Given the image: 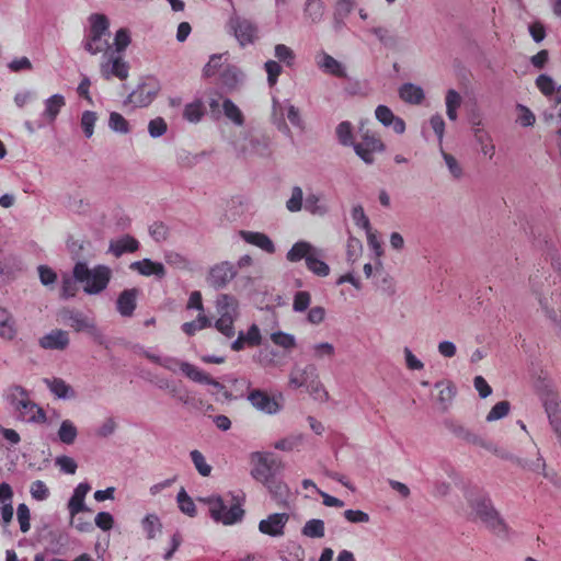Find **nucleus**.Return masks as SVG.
<instances>
[{
  "instance_id": "obj_1",
  "label": "nucleus",
  "mask_w": 561,
  "mask_h": 561,
  "mask_svg": "<svg viewBox=\"0 0 561 561\" xmlns=\"http://www.w3.org/2000/svg\"><path fill=\"white\" fill-rule=\"evenodd\" d=\"M230 146L236 156L242 159L267 158L272 153L271 139L252 129L234 134L230 139Z\"/></svg>"
},
{
  "instance_id": "obj_2",
  "label": "nucleus",
  "mask_w": 561,
  "mask_h": 561,
  "mask_svg": "<svg viewBox=\"0 0 561 561\" xmlns=\"http://www.w3.org/2000/svg\"><path fill=\"white\" fill-rule=\"evenodd\" d=\"M112 275L111 267L104 264L90 267L85 262L79 261L73 266V278L82 285L83 291L88 295H99L104 291Z\"/></svg>"
},
{
  "instance_id": "obj_3",
  "label": "nucleus",
  "mask_w": 561,
  "mask_h": 561,
  "mask_svg": "<svg viewBox=\"0 0 561 561\" xmlns=\"http://www.w3.org/2000/svg\"><path fill=\"white\" fill-rule=\"evenodd\" d=\"M198 501L208 507L209 516L215 523L231 526L243 519L244 510L239 497L231 496L230 505H228V501L217 494L199 497Z\"/></svg>"
},
{
  "instance_id": "obj_4",
  "label": "nucleus",
  "mask_w": 561,
  "mask_h": 561,
  "mask_svg": "<svg viewBox=\"0 0 561 561\" xmlns=\"http://www.w3.org/2000/svg\"><path fill=\"white\" fill-rule=\"evenodd\" d=\"M324 251L314 247L308 241H298L293 244L286 254L287 261L291 263L305 260L306 267L319 277L330 274V266L324 262Z\"/></svg>"
},
{
  "instance_id": "obj_5",
  "label": "nucleus",
  "mask_w": 561,
  "mask_h": 561,
  "mask_svg": "<svg viewBox=\"0 0 561 561\" xmlns=\"http://www.w3.org/2000/svg\"><path fill=\"white\" fill-rule=\"evenodd\" d=\"M90 27L82 41L83 48L91 55L113 50L108 43L110 21L106 15L94 13L89 18Z\"/></svg>"
},
{
  "instance_id": "obj_6",
  "label": "nucleus",
  "mask_w": 561,
  "mask_h": 561,
  "mask_svg": "<svg viewBox=\"0 0 561 561\" xmlns=\"http://www.w3.org/2000/svg\"><path fill=\"white\" fill-rule=\"evenodd\" d=\"M217 320L214 327L228 339L236 335L234 322L239 318V301L228 294H219L215 300Z\"/></svg>"
},
{
  "instance_id": "obj_7",
  "label": "nucleus",
  "mask_w": 561,
  "mask_h": 561,
  "mask_svg": "<svg viewBox=\"0 0 561 561\" xmlns=\"http://www.w3.org/2000/svg\"><path fill=\"white\" fill-rule=\"evenodd\" d=\"M7 400L18 412L19 417L28 423H43L46 421L45 412L33 402L27 391L21 386H13L8 390Z\"/></svg>"
},
{
  "instance_id": "obj_8",
  "label": "nucleus",
  "mask_w": 561,
  "mask_h": 561,
  "mask_svg": "<svg viewBox=\"0 0 561 561\" xmlns=\"http://www.w3.org/2000/svg\"><path fill=\"white\" fill-rule=\"evenodd\" d=\"M272 118L277 129L284 134H289L288 123L299 129H305V121L300 110L295 106L289 100L278 101L273 99Z\"/></svg>"
},
{
  "instance_id": "obj_9",
  "label": "nucleus",
  "mask_w": 561,
  "mask_h": 561,
  "mask_svg": "<svg viewBox=\"0 0 561 561\" xmlns=\"http://www.w3.org/2000/svg\"><path fill=\"white\" fill-rule=\"evenodd\" d=\"M288 382L293 389L306 387L312 394L325 393L314 364H307L304 367L294 366L289 373Z\"/></svg>"
},
{
  "instance_id": "obj_10",
  "label": "nucleus",
  "mask_w": 561,
  "mask_h": 561,
  "mask_svg": "<svg viewBox=\"0 0 561 561\" xmlns=\"http://www.w3.org/2000/svg\"><path fill=\"white\" fill-rule=\"evenodd\" d=\"M227 27L242 47L253 44L257 38L256 25L250 20L241 18L236 13L229 18Z\"/></svg>"
},
{
  "instance_id": "obj_11",
  "label": "nucleus",
  "mask_w": 561,
  "mask_h": 561,
  "mask_svg": "<svg viewBox=\"0 0 561 561\" xmlns=\"http://www.w3.org/2000/svg\"><path fill=\"white\" fill-rule=\"evenodd\" d=\"M251 476L256 481L267 483L273 478L276 459L271 454L254 451L250 455Z\"/></svg>"
},
{
  "instance_id": "obj_12",
  "label": "nucleus",
  "mask_w": 561,
  "mask_h": 561,
  "mask_svg": "<svg viewBox=\"0 0 561 561\" xmlns=\"http://www.w3.org/2000/svg\"><path fill=\"white\" fill-rule=\"evenodd\" d=\"M237 273L238 272L233 263L222 261L209 268L206 282L214 289H222L237 276Z\"/></svg>"
},
{
  "instance_id": "obj_13",
  "label": "nucleus",
  "mask_w": 561,
  "mask_h": 561,
  "mask_svg": "<svg viewBox=\"0 0 561 561\" xmlns=\"http://www.w3.org/2000/svg\"><path fill=\"white\" fill-rule=\"evenodd\" d=\"M128 65L121 54L113 50L103 55V59L100 64L101 75L105 79L116 77L119 80H125L128 77Z\"/></svg>"
},
{
  "instance_id": "obj_14",
  "label": "nucleus",
  "mask_w": 561,
  "mask_h": 561,
  "mask_svg": "<svg viewBox=\"0 0 561 561\" xmlns=\"http://www.w3.org/2000/svg\"><path fill=\"white\" fill-rule=\"evenodd\" d=\"M247 400L256 411L274 415L280 411V404L267 392L260 389H250Z\"/></svg>"
},
{
  "instance_id": "obj_15",
  "label": "nucleus",
  "mask_w": 561,
  "mask_h": 561,
  "mask_svg": "<svg viewBox=\"0 0 561 561\" xmlns=\"http://www.w3.org/2000/svg\"><path fill=\"white\" fill-rule=\"evenodd\" d=\"M61 318L77 332H87L93 336L100 334L94 320L81 311L66 309L62 310Z\"/></svg>"
},
{
  "instance_id": "obj_16",
  "label": "nucleus",
  "mask_w": 561,
  "mask_h": 561,
  "mask_svg": "<svg viewBox=\"0 0 561 561\" xmlns=\"http://www.w3.org/2000/svg\"><path fill=\"white\" fill-rule=\"evenodd\" d=\"M356 154L367 164L374 162V153L381 152L385 149L382 141L368 131L362 136V141L353 146Z\"/></svg>"
},
{
  "instance_id": "obj_17",
  "label": "nucleus",
  "mask_w": 561,
  "mask_h": 561,
  "mask_svg": "<svg viewBox=\"0 0 561 561\" xmlns=\"http://www.w3.org/2000/svg\"><path fill=\"white\" fill-rule=\"evenodd\" d=\"M289 520L287 513H273L259 522V531L271 537H282L285 535V527Z\"/></svg>"
},
{
  "instance_id": "obj_18",
  "label": "nucleus",
  "mask_w": 561,
  "mask_h": 561,
  "mask_svg": "<svg viewBox=\"0 0 561 561\" xmlns=\"http://www.w3.org/2000/svg\"><path fill=\"white\" fill-rule=\"evenodd\" d=\"M316 65L324 73L336 77L346 78L347 72L345 66L325 51L316 55Z\"/></svg>"
},
{
  "instance_id": "obj_19",
  "label": "nucleus",
  "mask_w": 561,
  "mask_h": 561,
  "mask_svg": "<svg viewBox=\"0 0 561 561\" xmlns=\"http://www.w3.org/2000/svg\"><path fill=\"white\" fill-rule=\"evenodd\" d=\"M375 116L385 127H391L398 135L405 131V123L402 118L396 116L386 105H378L375 110Z\"/></svg>"
},
{
  "instance_id": "obj_20",
  "label": "nucleus",
  "mask_w": 561,
  "mask_h": 561,
  "mask_svg": "<svg viewBox=\"0 0 561 561\" xmlns=\"http://www.w3.org/2000/svg\"><path fill=\"white\" fill-rule=\"evenodd\" d=\"M262 342L260 328L251 324L247 332L240 331L238 337L231 343V350L242 351L245 346H259Z\"/></svg>"
},
{
  "instance_id": "obj_21",
  "label": "nucleus",
  "mask_w": 561,
  "mask_h": 561,
  "mask_svg": "<svg viewBox=\"0 0 561 561\" xmlns=\"http://www.w3.org/2000/svg\"><path fill=\"white\" fill-rule=\"evenodd\" d=\"M91 486L87 482L79 483L73 490V494L68 502V511L71 517H75L81 512H90V508L87 507L84 503V499L87 494L90 492Z\"/></svg>"
},
{
  "instance_id": "obj_22",
  "label": "nucleus",
  "mask_w": 561,
  "mask_h": 561,
  "mask_svg": "<svg viewBox=\"0 0 561 561\" xmlns=\"http://www.w3.org/2000/svg\"><path fill=\"white\" fill-rule=\"evenodd\" d=\"M485 448L489 449L490 451H492L493 454H495L497 457L502 458V459H506V460H511V461H514L516 462L518 466H522L524 468H527L529 470H533V471H540V470H545V461L543 459L538 456L536 461H533L530 463L522 460L520 458H517L515 457L513 454H511L510 451L503 449V448H500L493 444H488L485 445Z\"/></svg>"
},
{
  "instance_id": "obj_23",
  "label": "nucleus",
  "mask_w": 561,
  "mask_h": 561,
  "mask_svg": "<svg viewBox=\"0 0 561 561\" xmlns=\"http://www.w3.org/2000/svg\"><path fill=\"white\" fill-rule=\"evenodd\" d=\"M239 234L243 241L261 249L268 254H273L276 251L272 239L263 232L241 230Z\"/></svg>"
},
{
  "instance_id": "obj_24",
  "label": "nucleus",
  "mask_w": 561,
  "mask_h": 561,
  "mask_svg": "<svg viewBox=\"0 0 561 561\" xmlns=\"http://www.w3.org/2000/svg\"><path fill=\"white\" fill-rule=\"evenodd\" d=\"M481 522L499 538L508 539L512 535L510 527L495 508L490 511Z\"/></svg>"
},
{
  "instance_id": "obj_25",
  "label": "nucleus",
  "mask_w": 561,
  "mask_h": 561,
  "mask_svg": "<svg viewBox=\"0 0 561 561\" xmlns=\"http://www.w3.org/2000/svg\"><path fill=\"white\" fill-rule=\"evenodd\" d=\"M129 268L146 277L156 276L158 278H163L165 276L164 265L150 259H142L140 261L133 262L129 265Z\"/></svg>"
},
{
  "instance_id": "obj_26",
  "label": "nucleus",
  "mask_w": 561,
  "mask_h": 561,
  "mask_svg": "<svg viewBox=\"0 0 561 561\" xmlns=\"http://www.w3.org/2000/svg\"><path fill=\"white\" fill-rule=\"evenodd\" d=\"M65 105L66 100L62 94H53L44 101V110L41 117L47 124H53Z\"/></svg>"
},
{
  "instance_id": "obj_27",
  "label": "nucleus",
  "mask_w": 561,
  "mask_h": 561,
  "mask_svg": "<svg viewBox=\"0 0 561 561\" xmlns=\"http://www.w3.org/2000/svg\"><path fill=\"white\" fill-rule=\"evenodd\" d=\"M38 343L45 350H65L69 344V336L66 331L57 329L43 335Z\"/></svg>"
},
{
  "instance_id": "obj_28",
  "label": "nucleus",
  "mask_w": 561,
  "mask_h": 561,
  "mask_svg": "<svg viewBox=\"0 0 561 561\" xmlns=\"http://www.w3.org/2000/svg\"><path fill=\"white\" fill-rule=\"evenodd\" d=\"M139 249V242L134 237L125 234L121 238L110 241L108 252L115 257H119L125 253H133Z\"/></svg>"
},
{
  "instance_id": "obj_29",
  "label": "nucleus",
  "mask_w": 561,
  "mask_h": 561,
  "mask_svg": "<svg viewBox=\"0 0 561 561\" xmlns=\"http://www.w3.org/2000/svg\"><path fill=\"white\" fill-rule=\"evenodd\" d=\"M138 289L123 290L116 301V309L122 317H131L137 306Z\"/></svg>"
},
{
  "instance_id": "obj_30",
  "label": "nucleus",
  "mask_w": 561,
  "mask_h": 561,
  "mask_svg": "<svg viewBox=\"0 0 561 561\" xmlns=\"http://www.w3.org/2000/svg\"><path fill=\"white\" fill-rule=\"evenodd\" d=\"M545 409L548 414L550 425L552 426L561 445V408L556 396H551L545 400Z\"/></svg>"
},
{
  "instance_id": "obj_31",
  "label": "nucleus",
  "mask_w": 561,
  "mask_h": 561,
  "mask_svg": "<svg viewBox=\"0 0 561 561\" xmlns=\"http://www.w3.org/2000/svg\"><path fill=\"white\" fill-rule=\"evenodd\" d=\"M44 383L58 399L70 400L76 398V391L61 378H45Z\"/></svg>"
},
{
  "instance_id": "obj_32",
  "label": "nucleus",
  "mask_w": 561,
  "mask_h": 561,
  "mask_svg": "<svg viewBox=\"0 0 561 561\" xmlns=\"http://www.w3.org/2000/svg\"><path fill=\"white\" fill-rule=\"evenodd\" d=\"M182 373L187 378H190L191 380H193L195 382L210 385L217 389L224 388V386L219 381L213 379L208 374L204 373L198 367H196L190 363H183Z\"/></svg>"
},
{
  "instance_id": "obj_33",
  "label": "nucleus",
  "mask_w": 561,
  "mask_h": 561,
  "mask_svg": "<svg viewBox=\"0 0 561 561\" xmlns=\"http://www.w3.org/2000/svg\"><path fill=\"white\" fill-rule=\"evenodd\" d=\"M398 92L400 99L411 105H420L425 99L424 90L414 83H403Z\"/></svg>"
},
{
  "instance_id": "obj_34",
  "label": "nucleus",
  "mask_w": 561,
  "mask_h": 561,
  "mask_svg": "<svg viewBox=\"0 0 561 561\" xmlns=\"http://www.w3.org/2000/svg\"><path fill=\"white\" fill-rule=\"evenodd\" d=\"M16 324L11 311L0 307V337L11 341L16 335Z\"/></svg>"
},
{
  "instance_id": "obj_35",
  "label": "nucleus",
  "mask_w": 561,
  "mask_h": 561,
  "mask_svg": "<svg viewBox=\"0 0 561 561\" xmlns=\"http://www.w3.org/2000/svg\"><path fill=\"white\" fill-rule=\"evenodd\" d=\"M474 140L481 153L489 160H492L495 154V145L493 144L491 134L484 128H476Z\"/></svg>"
},
{
  "instance_id": "obj_36",
  "label": "nucleus",
  "mask_w": 561,
  "mask_h": 561,
  "mask_svg": "<svg viewBox=\"0 0 561 561\" xmlns=\"http://www.w3.org/2000/svg\"><path fill=\"white\" fill-rule=\"evenodd\" d=\"M325 7L322 0H306L304 14L311 24H318L324 16Z\"/></svg>"
},
{
  "instance_id": "obj_37",
  "label": "nucleus",
  "mask_w": 561,
  "mask_h": 561,
  "mask_svg": "<svg viewBox=\"0 0 561 561\" xmlns=\"http://www.w3.org/2000/svg\"><path fill=\"white\" fill-rule=\"evenodd\" d=\"M206 113V107L201 99L187 103L183 110V117L192 124L199 123Z\"/></svg>"
},
{
  "instance_id": "obj_38",
  "label": "nucleus",
  "mask_w": 561,
  "mask_h": 561,
  "mask_svg": "<svg viewBox=\"0 0 561 561\" xmlns=\"http://www.w3.org/2000/svg\"><path fill=\"white\" fill-rule=\"evenodd\" d=\"M310 356L317 362L331 360L335 356V347L329 342H317L310 346Z\"/></svg>"
},
{
  "instance_id": "obj_39",
  "label": "nucleus",
  "mask_w": 561,
  "mask_h": 561,
  "mask_svg": "<svg viewBox=\"0 0 561 561\" xmlns=\"http://www.w3.org/2000/svg\"><path fill=\"white\" fill-rule=\"evenodd\" d=\"M470 507L476 516L482 520L489 515V512L494 510L491 500L482 494H478L474 497L469 499Z\"/></svg>"
},
{
  "instance_id": "obj_40",
  "label": "nucleus",
  "mask_w": 561,
  "mask_h": 561,
  "mask_svg": "<svg viewBox=\"0 0 561 561\" xmlns=\"http://www.w3.org/2000/svg\"><path fill=\"white\" fill-rule=\"evenodd\" d=\"M462 98L460 93L454 89H449L445 95L446 115L449 121L455 122L458 118V108L460 107Z\"/></svg>"
},
{
  "instance_id": "obj_41",
  "label": "nucleus",
  "mask_w": 561,
  "mask_h": 561,
  "mask_svg": "<svg viewBox=\"0 0 561 561\" xmlns=\"http://www.w3.org/2000/svg\"><path fill=\"white\" fill-rule=\"evenodd\" d=\"M277 503H286L289 497L288 486L279 480L270 479L267 483H263Z\"/></svg>"
},
{
  "instance_id": "obj_42",
  "label": "nucleus",
  "mask_w": 561,
  "mask_h": 561,
  "mask_svg": "<svg viewBox=\"0 0 561 561\" xmlns=\"http://www.w3.org/2000/svg\"><path fill=\"white\" fill-rule=\"evenodd\" d=\"M141 527L148 539H154L162 531V523L154 513L147 514L141 519Z\"/></svg>"
},
{
  "instance_id": "obj_43",
  "label": "nucleus",
  "mask_w": 561,
  "mask_h": 561,
  "mask_svg": "<svg viewBox=\"0 0 561 561\" xmlns=\"http://www.w3.org/2000/svg\"><path fill=\"white\" fill-rule=\"evenodd\" d=\"M58 439L66 445H72L78 436V428L71 420H64L57 432Z\"/></svg>"
},
{
  "instance_id": "obj_44",
  "label": "nucleus",
  "mask_w": 561,
  "mask_h": 561,
  "mask_svg": "<svg viewBox=\"0 0 561 561\" xmlns=\"http://www.w3.org/2000/svg\"><path fill=\"white\" fill-rule=\"evenodd\" d=\"M304 439L305 437L302 434H290L275 442L274 448L286 453L299 450Z\"/></svg>"
},
{
  "instance_id": "obj_45",
  "label": "nucleus",
  "mask_w": 561,
  "mask_h": 561,
  "mask_svg": "<svg viewBox=\"0 0 561 561\" xmlns=\"http://www.w3.org/2000/svg\"><path fill=\"white\" fill-rule=\"evenodd\" d=\"M222 112L225 116L236 126H242L244 124L245 119L243 113L230 99H224Z\"/></svg>"
},
{
  "instance_id": "obj_46",
  "label": "nucleus",
  "mask_w": 561,
  "mask_h": 561,
  "mask_svg": "<svg viewBox=\"0 0 561 561\" xmlns=\"http://www.w3.org/2000/svg\"><path fill=\"white\" fill-rule=\"evenodd\" d=\"M274 60L284 64L286 67H293L296 60L295 51L285 44H276L274 46Z\"/></svg>"
},
{
  "instance_id": "obj_47",
  "label": "nucleus",
  "mask_w": 561,
  "mask_h": 561,
  "mask_svg": "<svg viewBox=\"0 0 561 561\" xmlns=\"http://www.w3.org/2000/svg\"><path fill=\"white\" fill-rule=\"evenodd\" d=\"M176 502H178L179 510L183 514H185L190 517L196 516V514H197L196 505H195L194 501L192 500V497L187 494V492L185 491L184 488H181V490L179 491V493L176 495Z\"/></svg>"
},
{
  "instance_id": "obj_48",
  "label": "nucleus",
  "mask_w": 561,
  "mask_h": 561,
  "mask_svg": "<svg viewBox=\"0 0 561 561\" xmlns=\"http://www.w3.org/2000/svg\"><path fill=\"white\" fill-rule=\"evenodd\" d=\"M301 534L308 538H322L325 534L324 522L322 519H309L301 529Z\"/></svg>"
},
{
  "instance_id": "obj_49",
  "label": "nucleus",
  "mask_w": 561,
  "mask_h": 561,
  "mask_svg": "<svg viewBox=\"0 0 561 561\" xmlns=\"http://www.w3.org/2000/svg\"><path fill=\"white\" fill-rule=\"evenodd\" d=\"M154 96V92L147 90L146 87H139L129 94L128 100L137 106H147L152 102Z\"/></svg>"
},
{
  "instance_id": "obj_50",
  "label": "nucleus",
  "mask_w": 561,
  "mask_h": 561,
  "mask_svg": "<svg viewBox=\"0 0 561 561\" xmlns=\"http://www.w3.org/2000/svg\"><path fill=\"white\" fill-rule=\"evenodd\" d=\"M435 387L439 388L437 397L438 403L440 404L442 410L446 411L456 394L455 387L450 383L444 385L443 382H437Z\"/></svg>"
},
{
  "instance_id": "obj_51",
  "label": "nucleus",
  "mask_w": 561,
  "mask_h": 561,
  "mask_svg": "<svg viewBox=\"0 0 561 561\" xmlns=\"http://www.w3.org/2000/svg\"><path fill=\"white\" fill-rule=\"evenodd\" d=\"M240 78L241 72L237 68L227 67L220 73V84L228 90H232L238 85Z\"/></svg>"
},
{
  "instance_id": "obj_52",
  "label": "nucleus",
  "mask_w": 561,
  "mask_h": 561,
  "mask_svg": "<svg viewBox=\"0 0 561 561\" xmlns=\"http://www.w3.org/2000/svg\"><path fill=\"white\" fill-rule=\"evenodd\" d=\"M164 260H165L167 264H169L170 266L175 267L178 270H183V271L191 270L190 260L185 255H183L176 251H167L164 253Z\"/></svg>"
},
{
  "instance_id": "obj_53",
  "label": "nucleus",
  "mask_w": 561,
  "mask_h": 561,
  "mask_svg": "<svg viewBox=\"0 0 561 561\" xmlns=\"http://www.w3.org/2000/svg\"><path fill=\"white\" fill-rule=\"evenodd\" d=\"M304 207L312 215H324L327 213V207L321 203L320 195L316 193H309L306 196Z\"/></svg>"
},
{
  "instance_id": "obj_54",
  "label": "nucleus",
  "mask_w": 561,
  "mask_h": 561,
  "mask_svg": "<svg viewBox=\"0 0 561 561\" xmlns=\"http://www.w3.org/2000/svg\"><path fill=\"white\" fill-rule=\"evenodd\" d=\"M516 118L515 122L522 127H531L536 123V116L530 108L523 104L516 105Z\"/></svg>"
},
{
  "instance_id": "obj_55",
  "label": "nucleus",
  "mask_w": 561,
  "mask_h": 561,
  "mask_svg": "<svg viewBox=\"0 0 561 561\" xmlns=\"http://www.w3.org/2000/svg\"><path fill=\"white\" fill-rule=\"evenodd\" d=\"M264 70L266 72V80H267L268 85L271 88L276 85L278 78L283 72L282 65L274 59H270V60L265 61Z\"/></svg>"
},
{
  "instance_id": "obj_56",
  "label": "nucleus",
  "mask_w": 561,
  "mask_h": 561,
  "mask_svg": "<svg viewBox=\"0 0 561 561\" xmlns=\"http://www.w3.org/2000/svg\"><path fill=\"white\" fill-rule=\"evenodd\" d=\"M108 127L118 134H128L130 126L127 119L117 112H112L108 118Z\"/></svg>"
},
{
  "instance_id": "obj_57",
  "label": "nucleus",
  "mask_w": 561,
  "mask_h": 561,
  "mask_svg": "<svg viewBox=\"0 0 561 561\" xmlns=\"http://www.w3.org/2000/svg\"><path fill=\"white\" fill-rule=\"evenodd\" d=\"M190 456L195 469L202 477H208L211 473V466L206 461V458L199 450H192Z\"/></svg>"
},
{
  "instance_id": "obj_58",
  "label": "nucleus",
  "mask_w": 561,
  "mask_h": 561,
  "mask_svg": "<svg viewBox=\"0 0 561 561\" xmlns=\"http://www.w3.org/2000/svg\"><path fill=\"white\" fill-rule=\"evenodd\" d=\"M271 341L284 350H293L296 346V337L283 331L273 332L271 334Z\"/></svg>"
},
{
  "instance_id": "obj_59",
  "label": "nucleus",
  "mask_w": 561,
  "mask_h": 561,
  "mask_svg": "<svg viewBox=\"0 0 561 561\" xmlns=\"http://www.w3.org/2000/svg\"><path fill=\"white\" fill-rule=\"evenodd\" d=\"M98 122V114L93 111H84L81 115L80 125L84 136L91 138L94 134V126Z\"/></svg>"
},
{
  "instance_id": "obj_60",
  "label": "nucleus",
  "mask_w": 561,
  "mask_h": 561,
  "mask_svg": "<svg viewBox=\"0 0 561 561\" xmlns=\"http://www.w3.org/2000/svg\"><path fill=\"white\" fill-rule=\"evenodd\" d=\"M440 152L450 175L456 180L461 179L463 176V169L460 162L453 154L444 150Z\"/></svg>"
},
{
  "instance_id": "obj_61",
  "label": "nucleus",
  "mask_w": 561,
  "mask_h": 561,
  "mask_svg": "<svg viewBox=\"0 0 561 561\" xmlns=\"http://www.w3.org/2000/svg\"><path fill=\"white\" fill-rule=\"evenodd\" d=\"M336 136L343 146H354L353 128L350 122H342L336 127Z\"/></svg>"
},
{
  "instance_id": "obj_62",
  "label": "nucleus",
  "mask_w": 561,
  "mask_h": 561,
  "mask_svg": "<svg viewBox=\"0 0 561 561\" xmlns=\"http://www.w3.org/2000/svg\"><path fill=\"white\" fill-rule=\"evenodd\" d=\"M363 252V243L355 237H348L346 242V259L348 262H356Z\"/></svg>"
},
{
  "instance_id": "obj_63",
  "label": "nucleus",
  "mask_w": 561,
  "mask_h": 561,
  "mask_svg": "<svg viewBox=\"0 0 561 561\" xmlns=\"http://www.w3.org/2000/svg\"><path fill=\"white\" fill-rule=\"evenodd\" d=\"M130 42H131V38H130V32L128 28L122 27V28L117 30L115 33V36H114L115 49H113V51L118 53V54L123 53L128 47Z\"/></svg>"
},
{
  "instance_id": "obj_64",
  "label": "nucleus",
  "mask_w": 561,
  "mask_h": 561,
  "mask_svg": "<svg viewBox=\"0 0 561 561\" xmlns=\"http://www.w3.org/2000/svg\"><path fill=\"white\" fill-rule=\"evenodd\" d=\"M304 193L301 187L295 186L291 190V195L289 199L286 202V208L291 213H297L301 210L304 206Z\"/></svg>"
}]
</instances>
